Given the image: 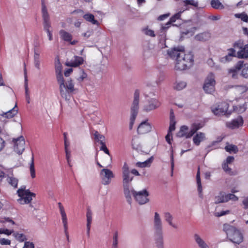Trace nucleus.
Wrapping results in <instances>:
<instances>
[{"label":"nucleus","instance_id":"f257e3e1","mask_svg":"<svg viewBox=\"0 0 248 248\" xmlns=\"http://www.w3.org/2000/svg\"><path fill=\"white\" fill-rule=\"evenodd\" d=\"M223 231L226 232L229 240L233 243L239 244L243 241L242 234L234 226L228 224H224Z\"/></svg>","mask_w":248,"mask_h":248},{"label":"nucleus","instance_id":"f03ea898","mask_svg":"<svg viewBox=\"0 0 248 248\" xmlns=\"http://www.w3.org/2000/svg\"><path fill=\"white\" fill-rule=\"evenodd\" d=\"M194 62L193 55L191 52L185 54L184 51L175 63L177 70H184L191 67Z\"/></svg>","mask_w":248,"mask_h":248},{"label":"nucleus","instance_id":"7ed1b4c3","mask_svg":"<svg viewBox=\"0 0 248 248\" xmlns=\"http://www.w3.org/2000/svg\"><path fill=\"white\" fill-rule=\"evenodd\" d=\"M130 173L129 168L127 163L125 162L122 167L123 185L124 195L129 198V190L133 188L130 183L133 179V176H131Z\"/></svg>","mask_w":248,"mask_h":248},{"label":"nucleus","instance_id":"20e7f679","mask_svg":"<svg viewBox=\"0 0 248 248\" xmlns=\"http://www.w3.org/2000/svg\"><path fill=\"white\" fill-rule=\"evenodd\" d=\"M129 198L127 196L125 197L126 199L127 202L129 204H131L132 202L131 195H133L135 200L140 204H145L149 201V199L148 198L149 196V192L146 189H143L142 191L137 192L133 188L130 189L129 190Z\"/></svg>","mask_w":248,"mask_h":248},{"label":"nucleus","instance_id":"39448f33","mask_svg":"<svg viewBox=\"0 0 248 248\" xmlns=\"http://www.w3.org/2000/svg\"><path fill=\"white\" fill-rule=\"evenodd\" d=\"M202 125L200 123H194L191 124L190 129L188 131V127L186 125L181 126L177 136L178 137H185L186 139L191 138L198 130L202 127Z\"/></svg>","mask_w":248,"mask_h":248},{"label":"nucleus","instance_id":"423d86ee","mask_svg":"<svg viewBox=\"0 0 248 248\" xmlns=\"http://www.w3.org/2000/svg\"><path fill=\"white\" fill-rule=\"evenodd\" d=\"M42 13L44 29L47 33L49 40L51 41L53 38L51 31L50 30L51 23L50 22L49 16L47 12L46 7L43 1L42 2Z\"/></svg>","mask_w":248,"mask_h":248},{"label":"nucleus","instance_id":"0eeeda50","mask_svg":"<svg viewBox=\"0 0 248 248\" xmlns=\"http://www.w3.org/2000/svg\"><path fill=\"white\" fill-rule=\"evenodd\" d=\"M17 192L19 197H20L18 201L21 204L30 202L32 200V197H34L35 196L34 193L31 192L28 189L26 190L25 187L19 189Z\"/></svg>","mask_w":248,"mask_h":248},{"label":"nucleus","instance_id":"6e6552de","mask_svg":"<svg viewBox=\"0 0 248 248\" xmlns=\"http://www.w3.org/2000/svg\"><path fill=\"white\" fill-rule=\"evenodd\" d=\"M63 87H61V84L59 83L60 86V93L62 97L66 100L69 99V93H73L75 90L74 85L72 80H68L65 83H64V78H63Z\"/></svg>","mask_w":248,"mask_h":248},{"label":"nucleus","instance_id":"1a4fd4ad","mask_svg":"<svg viewBox=\"0 0 248 248\" xmlns=\"http://www.w3.org/2000/svg\"><path fill=\"white\" fill-rule=\"evenodd\" d=\"M216 84L215 75L210 73L205 80L204 84L203 87L204 91L208 93H212L215 91V86Z\"/></svg>","mask_w":248,"mask_h":248},{"label":"nucleus","instance_id":"9d476101","mask_svg":"<svg viewBox=\"0 0 248 248\" xmlns=\"http://www.w3.org/2000/svg\"><path fill=\"white\" fill-rule=\"evenodd\" d=\"M228 108L229 104L226 102H223L217 106L212 107L211 110L212 112L217 116L228 115L230 114V113H227Z\"/></svg>","mask_w":248,"mask_h":248},{"label":"nucleus","instance_id":"9b49d317","mask_svg":"<svg viewBox=\"0 0 248 248\" xmlns=\"http://www.w3.org/2000/svg\"><path fill=\"white\" fill-rule=\"evenodd\" d=\"M100 175L102 179V183L104 185H108L111 182V179L114 177V175L111 170L108 169H102Z\"/></svg>","mask_w":248,"mask_h":248},{"label":"nucleus","instance_id":"f8f14e48","mask_svg":"<svg viewBox=\"0 0 248 248\" xmlns=\"http://www.w3.org/2000/svg\"><path fill=\"white\" fill-rule=\"evenodd\" d=\"M140 98V92L136 90L134 94V100L131 108V115L133 116V119L136 118L139 111V104Z\"/></svg>","mask_w":248,"mask_h":248},{"label":"nucleus","instance_id":"ddd939ff","mask_svg":"<svg viewBox=\"0 0 248 248\" xmlns=\"http://www.w3.org/2000/svg\"><path fill=\"white\" fill-rule=\"evenodd\" d=\"M14 143V151L18 154L21 155L25 150V141L23 136H20L13 140Z\"/></svg>","mask_w":248,"mask_h":248},{"label":"nucleus","instance_id":"4468645a","mask_svg":"<svg viewBox=\"0 0 248 248\" xmlns=\"http://www.w3.org/2000/svg\"><path fill=\"white\" fill-rule=\"evenodd\" d=\"M153 229L154 233L163 232L162 221L159 214L157 212L155 213L153 219Z\"/></svg>","mask_w":248,"mask_h":248},{"label":"nucleus","instance_id":"2eb2a0df","mask_svg":"<svg viewBox=\"0 0 248 248\" xmlns=\"http://www.w3.org/2000/svg\"><path fill=\"white\" fill-rule=\"evenodd\" d=\"M55 72L58 83L61 84V87H63V76L62 74V65L58 57L55 58Z\"/></svg>","mask_w":248,"mask_h":248},{"label":"nucleus","instance_id":"dca6fc26","mask_svg":"<svg viewBox=\"0 0 248 248\" xmlns=\"http://www.w3.org/2000/svg\"><path fill=\"white\" fill-rule=\"evenodd\" d=\"M152 130L151 124L147 120L142 122L139 125L137 132L139 134H144L150 132Z\"/></svg>","mask_w":248,"mask_h":248},{"label":"nucleus","instance_id":"f3484780","mask_svg":"<svg viewBox=\"0 0 248 248\" xmlns=\"http://www.w3.org/2000/svg\"><path fill=\"white\" fill-rule=\"evenodd\" d=\"M184 51V49L183 47H181L180 48L174 47L169 49L167 51V54L171 59H175L176 62L178 58L181 57Z\"/></svg>","mask_w":248,"mask_h":248},{"label":"nucleus","instance_id":"a211bd4d","mask_svg":"<svg viewBox=\"0 0 248 248\" xmlns=\"http://www.w3.org/2000/svg\"><path fill=\"white\" fill-rule=\"evenodd\" d=\"M160 106V102L155 98H152L149 101L148 104L144 107V110L149 112L154 110Z\"/></svg>","mask_w":248,"mask_h":248},{"label":"nucleus","instance_id":"6ab92c4d","mask_svg":"<svg viewBox=\"0 0 248 248\" xmlns=\"http://www.w3.org/2000/svg\"><path fill=\"white\" fill-rule=\"evenodd\" d=\"M83 61L81 57L75 56L70 61L66 62V65L69 67H78L81 65Z\"/></svg>","mask_w":248,"mask_h":248},{"label":"nucleus","instance_id":"aec40b11","mask_svg":"<svg viewBox=\"0 0 248 248\" xmlns=\"http://www.w3.org/2000/svg\"><path fill=\"white\" fill-rule=\"evenodd\" d=\"M211 37V34L209 31H204L197 34L194 37L196 41L205 42L208 41Z\"/></svg>","mask_w":248,"mask_h":248},{"label":"nucleus","instance_id":"412c9836","mask_svg":"<svg viewBox=\"0 0 248 248\" xmlns=\"http://www.w3.org/2000/svg\"><path fill=\"white\" fill-rule=\"evenodd\" d=\"M184 6L186 7V10H189L190 8L199 9V2L195 0H183Z\"/></svg>","mask_w":248,"mask_h":248},{"label":"nucleus","instance_id":"4be33fe9","mask_svg":"<svg viewBox=\"0 0 248 248\" xmlns=\"http://www.w3.org/2000/svg\"><path fill=\"white\" fill-rule=\"evenodd\" d=\"M243 124V120L242 117H238L237 118L233 120L231 122L227 123L228 127L234 129L239 127L240 126L242 125Z\"/></svg>","mask_w":248,"mask_h":248},{"label":"nucleus","instance_id":"5701e85b","mask_svg":"<svg viewBox=\"0 0 248 248\" xmlns=\"http://www.w3.org/2000/svg\"><path fill=\"white\" fill-rule=\"evenodd\" d=\"M154 237L157 248H164L163 232L154 233Z\"/></svg>","mask_w":248,"mask_h":248},{"label":"nucleus","instance_id":"b1692460","mask_svg":"<svg viewBox=\"0 0 248 248\" xmlns=\"http://www.w3.org/2000/svg\"><path fill=\"white\" fill-rule=\"evenodd\" d=\"M164 217L165 220L168 224L174 229H177L178 226L177 224L173 222V217L169 212H166L164 213Z\"/></svg>","mask_w":248,"mask_h":248},{"label":"nucleus","instance_id":"393cba45","mask_svg":"<svg viewBox=\"0 0 248 248\" xmlns=\"http://www.w3.org/2000/svg\"><path fill=\"white\" fill-rule=\"evenodd\" d=\"M205 140V135L204 133L199 132L195 135L193 138V143L198 146L200 143Z\"/></svg>","mask_w":248,"mask_h":248},{"label":"nucleus","instance_id":"a878e982","mask_svg":"<svg viewBox=\"0 0 248 248\" xmlns=\"http://www.w3.org/2000/svg\"><path fill=\"white\" fill-rule=\"evenodd\" d=\"M228 202L227 194L224 192H220L215 198V203L216 204Z\"/></svg>","mask_w":248,"mask_h":248},{"label":"nucleus","instance_id":"bb28decb","mask_svg":"<svg viewBox=\"0 0 248 248\" xmlns=\"http://www.w3.org/2000/svg\"><path fill=\"white\" fill-rule=\"evenodd\" d=\"M17 113L18 109L17 108V105L16 104L13 108L4 113L3 114H2V116L7 119H10L13 118L17 114Z\"/></svg>","mask_w":248,"mask_h":248},{"label":"nucleus","instance_id":"cd10ccee","mask_svg":"<svg viewBox=\"0 0 248 248\" xmlns=\"http://www.w3.org/2000/svg\"><path fill=\"white\" fill-rule=\"evenodd\" d=\"M194 238L199 248H209V246L204 242V241L198 234L194 235Z\"/></svg>","mask_w":248,"mask_h":248},{"label":"nucleus","instance_id":"c85d7f7f","mask_svg":"<svg viewBox=\"0 0 248 248\" xmlns=\"http://www.w3.org/2000/svg\"><path fill=\"white\" fill-rule=\"evenodd\" d=\"M60 35L61 37L65 41H71L72 39V35L63 30L60 31Z\"/></svg>","mask_w":248,"mask_h":248},{"label":"nucleus","instance_id":"c756f323","mask_svg":"<svg viewBox=\"0 0 248 248\" xmlns=\"http://www.w3.org/2000/svg\"><path fill=\"white\" fill-rule=\"evenodd\" d=\"M83 18L87 21L92 23L93 25H98V22L94 19V16L93 14H86L83 16Z\"/></svg>","mask_w":248,"mask_h":248},{"label":"nucleus","instance_id":"7c9ffc66","mask_svg":"<svg viewBox=\"0 0 248 248\" xmlns=\"http://www.w3.org/2000/svg\"><path fill=\"white\" fill-rule=\"evenodd\" d=\"M25 97L28 103H30V95L29 93V89H28V79L27 77L26 73V70L25 69Z\"/></svg>","mask_w":248,"mask_h":248},{"label":"nucleus","instance_id":"2f4dec72","mask_svg":"<svg viewBox=\"0 0 248 248\" xmlns=\"http://www.w3.org/2000/svg\"><path fill=\"white\" fill-rule=\"evenodd\" d=\"M153 157H151L144 162H138L136 163V166L140 168L149 167L150 166L151 163L153 161Z\"/></svg>","mask_w":248,"mask_h":248},{"label":"nucleus","instance_id":"473e14b6","mask_svg":"<svg viewBox=\"0 0 248 248\" xmlns=\"http://www.w3.org/2000/svg\"><path fill=\"white\" fill-rule=\"evenodd\" d=\"M211 5L212 7L216 9H223L224 8V5L219 0H212L211 1Z\"/></svg>","mask_w":248,"mask_h":248},{"label":"nucleus","instance_id":"72a5a7b5","mask_svg":"<svg viewBox=\"0 0 248 248\" xmlns=\"http://www.w3.org/2000/svg\"><path fill=\"white\" fill-rule=\"evenodd\" d=\"M237 56L240 59L247 58L248 57V50L246 48L241 49L237 52Z\"/></svg>","mask_w":248,"mask_h":248},{"label":"nucleus","instance_id":"f704fd0d","mask_svg":"<svg viewBox=\"0 0 248 248\" xmlns=\"http://www.w3.org/2000/svg\"><path fill=\"white\" fill-rule=\"evenodd\" d=\"M118 232L117 231H116L113 234L112 248H118Z\"/></svg>","mask_w":248,"mask_h":248},{"label":"nucleus","instance_id":"c9c22d12","mask_svg":"<svg viewBox=\"0 0 248 248\" xmlns=\"http://www.w3.org/2000/svg\"><path fill=\"white\" fill-rule=\"evenodd\" d=\"M233 109L239 113L244 112L246 109V103H244L241 105L233 106Z\"/></svg>","mask_w":248,"mask_h":248},{"label":"nucleus","instance_id":"e433bc0d","mask_svg":"<svg viewBox=\"0 0 248 248\" xmlns=\"http://www.w3.org/2000/svg\"><path fill=\"white\" fill-rule=\"evenodd\" d=\"M30 170L31 176L32 178H34L35 177V171L34 169V157L33 155H32V157L31 158V161L30 164Z\"/></svg>","mask_w":248,"mask_h":248},{"label":"nucleus","instance_id":"4c0bfd02","mask_svg":"<svg viewBox=\"0 0 248 248\" xmlns=\"http://www.w3.org/2000/svg\"><path fill=\"white\" fill-rule=\"evenodd\" d=\"M239 71L234 68L230 69L228 71L229 75L233 79H237L239 76Z\"/></svg>","mask_w":248,"mask_h":248},{"label":"nucleus","instance_id":"58836bf2","mask_svg":"<svg viewBox=\"0 0 248 248\" xmlns=\"http://www.w3.org/2000/svg\"><path fill=\"white\" fill-rule=\"evenodd\" d=\"M142 32L146 35L152 37H155V34L153 30L149 29L148 27H145L142 29Z\"/></svg>","mask_w":248,"mask_h":248},{"label":"nucleus","instance_id":"ea45409f","mask_svg":"<svg viewBox=\"0 0 248 248\" xmlns=\"http://www.w3.org/2000/svg\"><path fill=\"white\" fill-rule=\"evenodd\" d=\"M87 226H91L92 222V212L90 208H88L86 213Z\"/></svg>","mask_w":248,"mask_h":248},{"label":"nucleus","instance_id":"a19ab883","mask_svg":"<svg viewBox=\"0 0 248 248\" xmlns=\"http://www.w3.org/2000/svg\"><path fill=\"white\" fill-rule=\"evenodd\" d=\"M225 149L227 152H229L230 153L232 152L236 153L238 151L237 146L232 144L226 146Z\"/></svg>","mask_w":248,"mask_h":248},{"label":"nucleus","instance_id":"79ce46f5","mask_svg":"<svg viewBox=\"0 0 248 248\" xmlns=\"http://www.w3.org/2000/svg\"><path fill=\"white\" fill-rule=\"evenodd\" d=\"M186 84L184 81H177L174 85V88L177 90H181L186 87Z\"/></svg>","mask_w":248,"mask_h":248},{"label":"nucleus","instance_id":"37998d69","mask_svg":"<svg viewBox=\"0 0 248 248\" xmlns=\"http://www.w3.org/2000/svg\"><path fill=\"white\" fill-rule=\"evenodd\" d=\"M196 180H197V183L198 185V190L199 193H201L202 191V184L200 179V169H198V172L196 174Z\"/></svg>","mask_w":248,"mask_h":248},{"label":"nucleus","instance_id":"c03bdc74","mask_svg":"<svg viewBox=\"0 0 248 248\" xmlns=\"http://www.w3.org/2000/svg\"><path fill=\"white\" fill-rule=\"evenodd\" d=\"M94 136L95 140L99 142L100 143H101L102 142H105V137L100 134L97 131H95L94 133Z\"/></svg>","mask_w":248,"mask_h":248},{"label":"nucleus","instance_id":"a18cd8bd","mask_svg":"<svg viewBox=\"0 0 248 248\" xmlns=\"http://www.w3.org/2000/svg\"><path fill=\"white\" fill-rule=\"evenodd\" d=\"M13 236L20 242H23L26 239L25 236L22 233L14 232Z\"/></svg>","mask_w":248,"mask_h":248},{"label":"nucleus","instance_id":"49530a36","mask_svg":"<svg viewBox=\"0 0 248 248\" xmlns=\"http://www.w3.org/2000/svg\"><path fill=\"white\" fill-rule=\"evenodd\" d=\"M222 168L223 170L228 174L230 175H234L233 172L232 170V169L229 167L228 164H227L225 162L222 164Z\"/></svg>","mask_w":248,"mask_h":248},{"label":"nucleus","instance_id":"de8ad7c7","mask_svg":"<svg viewBox=\"0 0 248 248\" xmlns=\"http://www.w3.org/2000/svg\"><path fill=\"white\" fill-rule=\"evenodd\" d=\"M61 214L62 222L63 225L64 229L65 230H67L68 225H67V219L65 212L62 213Z\"/></svg>","mask_w":248,"mask_h":248},{"label":"nucleus","instance_id":"09e8293b","mask_svg":"<svg viewBox=\"0 0 248 248\" xmlns=\"http://www.w3.org/2000/svg\"><path fill=\"white\" fill-rule=\"evenodd\" d=\"M235 16L236 17L241 18V19L244 22H248V16L245 13L237 14H235Z\"/></svg>","mask_w":248,"mask_h":248},{"label":"nucleus","instance_id":"8fccbe9b","mask_svg":"<svg viewBox=\"0 0 248 248\" xmlns=\"http://www.w3.org/2000/svg\"><path fill=\"white\" fill-rule=\"evenodd\" d=\"M8 181L9 184L14 187H17L18 183V180L17 179L14 177H9L8 179Z\"/></svg>","mask_w":248,"mask_h":248},{"label":"nucleus","instance_id":"3c124183","mask_svg":"<svg viewBox=\"0 0 248 248\" xmlns=\"http://www.w3.org/2000/svg\"><path fill=\"white\" fill-rule=\"evenodd\" d=\"M207 63L211 67L214 68L216 69H220V66L216 65L212 59H209L207 61Z\"/></svg>","mask_w":248,"mask_h":248},{"label":"nucleus","instance_id":"603ef678","mask_svg":"<svg viewBox=\"0 0 248 248\" xmlns=\"http://www.w3.org/2000/svg\"><path fill=\"white\" fill-rule=\"evenodd\" d=\"M14 230H9L7 229L0 228V234H5L7 235H11L14 233Z\"/></svg>","mask_w":248,"mask_h":248},{"label":"nucleus","instance_id":"864d4df0","mask_svg":"<svg viewBox=\"0 0 248 248\" xmlns=\"http://www.w3.org/2000/svg\"><path fill=\"white\" fill-rule=\"evenodd\" d=\"M241 75L244 78H248V65H244L242 70Z\"/></svg>","mask_w":248,"mask_h":248},{"label":"nucleus","instance_id":"5fc2aeb1","mask_svg":"<svg viewBox=\"0 0 248 248\" xmlns=\"http://www.w3.org/2000/svg\"><path fill=\"white\" fill-rule=\"evenodd\" d=\"M183 12L180 11L175 15H174L172 16H171L170 18V20L171 22L174 23L175 22L176 20L179 19L180 18L181 16V14Z\"/></svg>","mask_w":248,"mask_h":248},{"label":"nucleus","instance_id":"6e6d98bb","mask_svg":"<svg viewBox=\"0 0 248 248\" xmlns=\"http://www.w3.org/2000/svg\"><path fill=\"white\" fill-rule=\"evenodd\" d=\"M100 144L101 145L100 148V150L104 151L105 153L108 154L110 156L109 151L107 147H106L105 142H102V143H100Z\"/></svg>","mask_w":248,"mask_h":248},{"label":"nucleus","instance_id":"4d7b16f0","mask_svg":"<svg viewBox=\"0 0 248 248\" xmlns=\"http://www.w3.org/2000/svg\"><path fill=\"white\" fill-rule=\"evenodd\" d=\"M66 154V159L68 163V165L69 167H71L72 165L71 163V152L70 151H65Z\"/></svg>","mask_w":248,"mask_h":248},{"label":"nucleus","instance_id":"13d9d810","mask_svg":"<svg viewBox=\"0 0 248 248\" xmlns=\"http://www.w3.org/2000/svg\"><path fill=\"white\" fill-rule=\"evenodd\" d=\"M172 23L170 20L169 21L167 22V23L164 26H162L161 29H160V32L161 33L163 32L164 31H165L170 26V25Z\"/></svg>","mask_w":248,"mask_h":248},{"label":"nucleus","instance_id":"bf43d9fd","mask_svg":"<svg viewBox=\"0 0 248 248\" xmlns=\"http://www.w3.org/2000/svg\"><path fill=\"white\" fill-rule=\"evenodd\" d=\"M243 63H244V62L242 61H239L236 64V65L234 66V67H233V68H234L236 70H239L240 71V70L241 69H243V68L244 67Z\"/></svg>","mask_w":248,"mask_h":248},{"label":"nucleus","instance_id":"052dcab7","mask_svg":"<svg viewBox=\"0 0 248 248\" xmlns=\"http://www.w3.org/2000/svg\"><path fill=\"white\" fill-rule=\"evenodd\" d=\"M227 196L228 201H229L230 200L233 201H236L238 200V197L233 194H227Z\"/></svg>","mask_w":248,"mask_h":248},{"label":"nucleus","instance_id":"680f3d73","mask_svg":"<svg viewBox=\"0 0 248 248\" xmlns=\"http://www.w3.org/2000/svg\"><path fill=\"white\" fill-rule=\"evenodd\" d=\"M11 244V241L9 239L5 238L0 239V244L1 245H10Z\"/></svg>","mask_w":248,"mask_h":248},{"label":"nucleus","instance_id":"e2e57ef3","mask_svg":"<svg viewBox=\"0 0 248 248\" xmlns=\"http://www.w3.org/2000/svg\"><path fill=\"white\" fill-rule=\"evenodd\" d=\"M40 51L37 49L35 48L34 49V60H40Z\"/></svg>","mask_w":248,"mask_h":248},{"label":"nucleus","instance_id":"0e129e2a","mask_svg":"<svg viewBox=\"0 0 248 248\" xmlns=\"http://www.w3.org/2000/svg\"><path fill=\"white\" fill-rule=\"evenodd\" d=\"M229 212L230 211L229 210L222 211L220 212H216L215 213L214 215L216 217H219L228 214Z\"/></svg>","mask_w":248,"mask_h":248},{"label":"nucleus","instance_id":"69168bd1","mask_svg":"<svg viewBox=\"0 0 248 248\" xmlns=\"http://www.w3.org/2000/svg\"><path fill=\"white\" fill-rule=\"evenodd\" d=\"M175 122H170V126L168 132L171 133L175 129Z\"/></svg>","mask_w":248,"mask_h":248},{"label":"nucleus","instance_id":"338daca9","mask_svg":"<svg viewBox=\"0 0 248 248\" xmlns=\"http://www.w3.org/2000/svg\"><path fill=\"white\" fill-rule=\"evenodd\" d=\"M231 61V57L228 54L226 56L220 58V61L222 62H228Z\"/></svg>","mask_w":248,"mask_h":248},{"label":"nucleus","instance_id":"774afa93","mask_svg":"<svg viewBox=\"0 0 248 248\" xmlns=\"http://www.w3.org/2000/svg\"><path fill=\"white\" fill-rule=\"evenodd\" d=\"M23 248H34V245L32 242H25Z\"/></svg>","mask_w":248,"mask_h":248}]
</instances>
